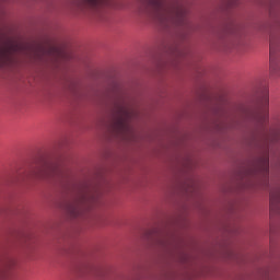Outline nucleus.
<instances>
[{
	"mask_svg": "<svg viewBox=\"0 0 280 280\" xmlns=\"http://www.w3.org/2000/svg\"><path fill=\"white\" fill-rule=\"evenodd\" d=\"M139 12H151L158 23L164 27L182 26L187 23V8L184 3L172 0H139Z\"/></svg>",
	"mask_w": 280,
	"mask_h": 280,
	"instance_id": "obj_1",
	"label": "nucleus"
},
{
	"mask_svg": "<svg viewBox=\"0 0 280 280\" xmlns=\"http://www.w3.org/2000/svg\"><path fill=\"white\" fill-rule=\"evenodd\" d=\"M96 276L101 279H108L110 277V268L108 267H101L96 270Z\"/></svg>",
	"mask_w": 280,
	"mask_h": 280,
	"instance_id": "obj_9",
	"label": "nucleus"
},
{
	"mask_svg": "<svg viewBox=\"0 0 280 280\" xmlns=\"http://www.w3.org/2000/svg\"><path fill=\"white\" fill-rule=\"evenodd\" d=\"M268 275H270V269H265L262 271V277H268Z\"/></svg>",
	"mask_w": 280,
	"mask_h": 280,
	"instance_id": "obj_13",
	"label": "nucleus"
},
{
	"mask_svg": "<svg viewBox=\"0 0 280 280\" xmlns=\"http://www.w3.org/2000/svg\"><path fill=\"white\" fill-rule=\"evenodd\" d=\"M89 273V268H81L80 269V277H84V275Z\"/></svg>",
	"mask_w": 280,
	"mask_h": 280,
	"instance_id": "obj_12",
	"label": "nucleus"
},
{
	"mask_svg": "<svg viewBox=\"0 0 280 280\" xmlns=\"http://www.w3.org/2000/svg\"><path fill=\"white\" fill-rule=\"evenodd\" d=\"M128 119H130V112L126 107H120L119 116L116 120L118 130H126L128 128Z\"/></svg>",
	"mask_w": 280,
	"mask_h": 280,
	"instance_id": "obj_6",
	"label": "nucleus"
},
{
	"mask_svg": "<svg viewBox=\"0 0 280 280\" xmlns=\"http://www.w3.org/2000/svg\"><path fill=\"white\" fill-rule=\"evenodd\" d=\"M249 89V100H252V102H255L256 110L252 114V117L249 118L247 109V121L252 119L254 124H256V130L258 135H266L269 104L268 81L259 80L255 84H252Z\"/></svg>",
	"mask_w": 280,
	"mask_h": 280,
	"instance_id": "obj_2",
	"label": "nucleus"
},
{
	"mask_svg": "<svg viewBox=\"0 0 280 280\" xmlns=\"http://www.w3.org/2000/svg\"><path fill=\"white\" fill-rule=\"evenodd\" d=\"M14 51V46L12 44H4L0 46V69L8 67L12 62V54Z\"/></svg>",
	"mask_w": 280,
	"mask_h": 280,
	"instance_id": "obj_5",
	"label": "nucleus"
},
{
	"mask_svg": "<svg viewBox=\"0 0 280 280\" xmlns=\"http://www.w3.org/2000/svg\"><path fill=\"white\" fill-rule=\"evenodd\" d=\"M35 176H43V173H35Z\"/></svg>",
	"mask_w": 280,
	"mask_h": 280,
	"instance_id": "obj_14",
	"label": "nucleus"
},
{
	"mask_svg": "<svg viewBox=\"0 0 280 280\" xmlns=\"http://www.w3.org/2000/svg\"><path fill=\"white\" fill-rule=\"evenodd\" d=\"M68 212L72 218H80L82 215V208L80 206H70Z\"/></svg>",
	"mask_w": 280,
	"mask_h": 280,
	"instance_id": "obj_10",
	"label": "nucleus"
},
{
	"mask_svg": "<svg viewBox=\"0 0 280 280\" xmlns=\"http://www.w3.org/2000/svg\"><path fill=\"white\" fill-rule=\"evenodd\" d=\"M270 213H280V190L270 192Z\"/></svg>",
	"mask_w": 280,
	"mask_h": 280,
	"instance_id": "obj_8",
	"label": "nucleus"
},
{
	"mask_svg": "<svg viewBox=\"0 0 280 280\" xmlns=\"http://www.w3.org/2000/svg\"><path fill=\"white\" fill-rule=\"evenodd\" d=\"M15 261L12 258H7L4 261L0 264V280L1 279H10V270L14 268Z\"/></svg>",
	"mask_w": 280,
	"mask_h": 280,
	"instance_id": "obj_7",
	"label": "nucleus"
},
{
	"mask_svg": "<svg viewBox=\"0 0 280 280\" xmlns=\"http://www.w3.org/2000/svg\"><path fill=\"white\" fill-rule=\"evenodd\" d=\"M268 167H269V160L268 155H265L261 160V170L265 174H268Z\"/></svg>",
	"mask_w": 280,
	"mask_h": 280,
	"instance_id": "obj_11",
	"label": "nucleus"
},
{
	"mask_svg": "<svg viewBox=\"0 0 280 280\" xmlns=\"http://www.w3.org/2000/svg\"><path fill=\"white\" fill-rule=\"evenodd\" d=\"M269 71L270 75L278 78L280 75V55H279V46L277 42L270 38L269 44Z\"/></svg>",
	"mask_w": 280,
	"mask_h": 280,
	"instance_id": "obj_3",
	"label": "nucleus"
},
{
	"mask_svg": "<svg viewBox=\"0 0 280 280\" xmlns=\"http://www.w3.org/2000/svg\"><path fill=\"white\" fill-rule=\"evenodd\" d=\"M116 0H82L83 7L93 12H100L103 8H115Z\"/></svg>",
	"mask_w": 280,
	"mask_h": 280,
	"instance_id": "obj_4",
	"label": "nucleus"
}]
</instances>
